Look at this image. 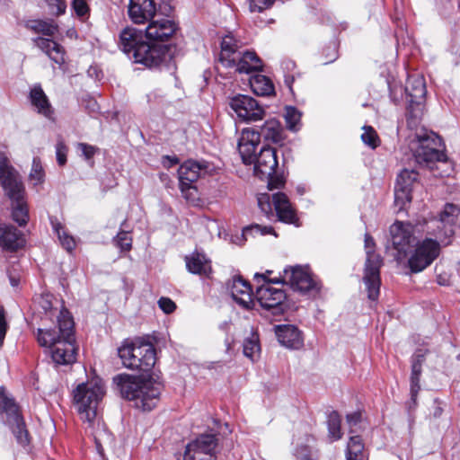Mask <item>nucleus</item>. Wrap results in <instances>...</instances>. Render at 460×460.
Here are the masks:
<instances>
[{"mask_svg":"<svg viewBox=\"0 0 460 460\" xmlns=\"http://www.w3.org/2000/svg\"><path fill=\"white\" fill-rule=\"evenodd\" d=\"M460 209L457 206L447 203L438 218L425 221L422 232L426 237L418 241L415 250L409 258L411 273H419L428 268L439 256L441 247L451 243L455 227L459 223Z\"/></svg>","mask_w":460,"mask_h":460,"instance_id":"nucleus-1","label":"nucleus"},{"mask_svg":"<svg viewBox=\"0 0 460 460\" xmlns=\"http://www.w3.org/2000/svg\"><path fill=\"white\" fill-rule=\"evenodd\" d=\"M73 394L80 419L86 424V431L93 437L97 450L102 454L103 445L112 441L111 434L98 414L99 403L105 394L103 383L100 379H92L79 384Z\"/></svg>","mask_w":460,"mask_h":460,"instance_id":"nucleus-2","label":"nucleus"},{"mask_svg":"<svg viewBox=\"0 0 460 460\" xmlns=\"http://www.w3.org/2000/svg\"><path fill=\"white\" fill-rule=\"evenodd\" d=\"M58 332L50 329H38L37 341L42 347L50 349V356L57 365H71L76 360L74 337V321L67 310L58 315Z\"/></svg>","mask_w":460,"mask_h":460,"instance_id":"nucleus-3","label":"nucleus"},{"mask_svg":"<svg viewBox=\"0 0 460 460\" xmlns=\"http://www.w3.org/2000/svg\"><path fill=\"white\" fill-rule=\"evenodd\" d=\"M119 48L136 63L146 67H159L172 62L169 46L150 45L143 40L142 31L127 27L119 35Z\"/></svg>","mask_w":460,"mask_h":460,"instance_id":"nucleus-4","label":"nucleus"},{"mask_svg":"<svg viewBox=\"0 0 460 460\" xmlns=\"http://www.w3.org/2000/svg\"><path fill=\"white\" fill-rule=\"evenodd\" d=\"M121 396L134 402V406L144 411L153 410L158 403L161 394L159 385L128 374L113 377Z\"/></svg>","mask_w":460,"mask_h":460,"instance_id":"nucleus-5","label":"nucleus"},{"mask_svg":"<svg viewBox=\"0 0 460 460\" xmlns=\"http://www.w3.org/2000/svg\"><path fill=\"white\" fill-rule=\"evenodd\" d=\"M0 183L12 201V218L20 226H25L29 221L25 188L18 172L4 154H0Z\"/></svg>","mask_w":460,"mask_h":460,"instance_id":"nucleus-6","label":"nucleus"},{"mask_svg":"<svg viewBox=\"0 0 460 460\" xmlns=\"http://www.w3.org/2000/svg\"><path fill=\"white\" fill-rule=\"evenodd\" d=\"M261 137L267 142L281 145L285 139V130L276 119L266 120L260 130L243 128L238 141V151L244 164L253 162V152L260 144Z\"/></svg>","mask_w":460,"mask_h":460,"instance_id":"nucleus-7","label":"nucleus"},{"mask_svg":"<svg viewBox=\"0 0 460 460\" xmlns=\"http://www.w3.org/2000/svg\"><path fill=\"white\" fill-rule=\"evenodd\" d=\"M423 226H413L411 223L396 221L390 226V240L386 245V251L391 253L394 259L402 263L413 253L416 243V232L422 231ZM407 267L410 269L409 265Z\"/></svg>","mask_w":460,"mask_h":460,"instance_id":"nucleus-8","label":"nucleus"},{"mask_svg":"<svg viewBox=\"0 0 460 460\" xmlns=\"http://www.w3.org/2000/svg\"><path fill=\"white\" fill-rule=\"evenodd\" d=\"M123 366L132 370L149 372L156 362L155 347L146 341H125L118 349Z\"/></svg>","mask_w":460,"mask_h":460,"instance_id":"nucleus-9","label":"nucleus"},{"mask_svg":"<svg viewBox=\"0 0 460 460\" xmlns=\"http://www.w3.org/2000/svg\"><path fill=\"white\" fill-rule=\"evenodd\" d=\"M442 146L441 138L434 132L422 129L416 134V141L411 142L413 156L420 164L432 169L435 162L447 163V155L439 150Z\"/></svg>","mask_w":460,"mask_h":460,"instance_id":"nucleus-10","label":"nucleus"},{"mask_svg":"<svg viewBox=\"0 0 460 460\" xmlns=\"http://www.w3.org/2000/svg\"><path fill=\"white\" fill-rule=\"evenodd\" d=\"M365 250L367 260L365 263L363 281L366 286L368 299L376 301L380 292V268L383 264L381 256L376 253V243L369 234H365Z\"/></svg>","mask_w":460,"mask_h":460,"instance_id":"nucleus-11","label":"nucleus"},{"mask_svg":"<svg viewBox=\"0 0 460 460\" xmlns=\"http://www.w3.org/2000/svg\"><path fill=\"white\" fill-rule=\"evenodd\" d=\"M0 414L11 428L17 442L22 446L29 443V433L14 400L9 397L4 388H0Z\"/></svg>","mask_w":460,"mask_h":460,"instance_id":"nucleus-12","label":"nucleus"},{"mask_svg":"<svg viewBox=\"0 0 460 460\" xmlns=\"http://www.w3.org/2000/svg\"><path fill=\"white\" fill-rule=\"evenodd\" d=\"M281 281L302 294L318 292L320 289L308 269L298 265L284 269Z\"/></svg>","mask_w":460,"mask_h":460,"instance_id":"nucleus-13","label":"nucleus"},{"mask_svg":"<svg viewBox=\"0 0 460 460\" xmlns=\"http://www.w3.org/2000/svg\"><path fill=\"white\" fill-rule=\"evenodd\" d=\"M228 104L237 117L245 122L258 121L265 116V109L249 95L236 94L229 97Z\"/></svg>","mask_w":460,"mask_h":460,"instance_id":"nucleus-14","label":"nucleus"},{"mask_svg":"<svg viewBox=\"0 0 460 460\" xmlns=\"http://www.w3.org/2000/svg\"><path fill=\"white\" fill-rule=\"evenodd\" d=\"M278 280H269L259 286L256 290V298L260 305L266 310H273L274 314L284 312V302L287 295L281 288L273 287Z\"/></svg>","mask_w":460,"mask_h":460,"instance_id":"nucleus-15","label":"nucleus"},{"mask_svg":"<svg viewBox=\"0 0 460 460\" xmlns=\"http://www.w3.org/2000/svg\"><path fill=\"white\" fill-rule=\"evenodd\" d=\"M208 166L205 163H198L188 160L183 163L178 170L180 189L186 199H193L197 192L193 183L200 177L201 172L206 171Z\"/></svg>","mask_w":460,"mask_h":460,"instance_id":"nucleus-16","label":"nucleus"},{"mask_svg":"<svg viewBox=\"0 0 460 460\" xmlns=\"http://www.w3.org/2000/svg\"><path fill=\"white\" fill-rule=\"evenodd\" d=\"M217 445L216 435L202 434L187 445L183 460H211Z\"/></svg>","mask_w":460,"mask_h":460,"instance_id":"nucleus-17","label":"nucleus"},{"mask_svg":"<svg viewBox=\"0 0 460 460\" xmlns=\"http://www.w3.org/2000/svg\"><path fill=\"white\" fill-rule=\"evenodd\" d=\"M418 179L419 173L413 169H402L397 175L394 187V202L400 209L411 201V192L419 183Z\"/></svg>","mask_w":460,"mask_h":460,"instance_id":"nucleus-18","label":"nucleus"},{"mask_svg":"<svg viewBox=\"0 0 460 460\" xmlns=\"http://www.w3.org/2000/svg\"><path fill=\"white\" fill-rule=\"evenodd\" d=\"M177 26L174 22L167 18H153L146 28V37L150 45L164 46L160 44L167 41L175 33Z\"/></svg>","mask_w":460,"mask_h":460,"instance_id":"nucleus-19","label":"nucleus"},{"mask_svg":"<svg viewBox=\"0 0 460 460\" xmlns=\"http://www.w3.org/2000/svg\"><path fill=\"white\" fill-rule=\"evenodd\" d=\"M254 174L261 179L274 174L278 166L276 150L270 146L261 147L258 155H254ZM252 164V163L250 164Z\"/></svg>","mask_w":460,"mask_h":460,"instance_id":"nucleus-20","label":"nucleus"},{"mask_svg":"<svg viewBox=\"0 0 460 460\" xmlns=\"http://www.w3.org/2000/svg\"><path fill=\"white\" fill-rule=\"evenodd\" d=\"M24 234L15 226L0 225V247L7 252H16L25 246Z\"/></svg>","mask_w":460,"mask_h":460,"instance_id":"nucleus-21","label":"nucleus"},{"mask_svg":"<svg viewBox=\"0 0 460 460\" xmlns=\"http://www.w3.org/2000/svg\"><path fill=\"white\" fill-rule=\"evenodd\" d=\"M128 14L135 23H145L156 15V4L154 0H130Z\"/></svg>","mask_w":460,"mask_h":460,"instance_id":"nucleus-22","label":"nucleus"},{"mask_svg":"<svg viewBox=\"0 0 460 460\" xmlns=\"http://www.w3.org/2000/svg\"><path fill=\"white\" fill-rule=\"evenodd\" d=\"M229 290L233 299L244 309H251L254 305L252 298V288L249 282L240 276L233 278L229 285Z\"/></svg>","mask_w":460,"mask_h":460,"instance_id":"nucleus-23","label":"nucleus"},{"mask_svg":"<svg viewBox=\"0 0 460 460\" xmlns=\"http://www.w3.org/2000/svg\"><path fill=\"white\" fill-rule=\"evenodd\" d=\"M272 203L278 219L286 224H296L298 218L293 205L288 197L283 192H277L272 195Z\"/></svg>","mask_w":460,"mask_h":460,"instance_id":"nucleus-24","label":"nucleus"},{"mask_svg":"<svg viewBox=\"0 0 460 460\" xmlns=\"http://www.w3.org/2000/svg\"><path fill=\"white\" fill-rule=\"evenodd\" d=\"M241 43L233 35H226L221 40L218 62L225 67H234V60L241 53Z\"/></svg>","mask_w":460,"mask_h":460,"instance_id":"nucleus-25","label":"nucleus"},{"mask_svg":"<svg viewBox=\"0 0 460 460\" xmlns=\"http://www.w3.org/2000/svg\"><path fill=\"white\" fill-rule=\"evenodd\" d=\"M29 99L35 111L49 119H53L54 109L40 84H34L29 93Z\"/></svg>","mask_w":460,"mask_h":460,"instance_id":"nucleus-26","label":"nucleus"},{"mask_svg":"<svg viewBox=\"0 0 460 460\" xmlns=\"http://www.w3.org/2000/svg\"><path fill=\"white\" fill-rule=\"evenodd\" d=\"M278 341L290 349H299L303 345L300 331L294 325L284 324L274 327Z\"/></svg>","mask_w":460,"mask_h":460,"instance_id":"nucleus-27","label":"nucleus"},{"mask_svg":"<svg viewBox=\"0 0 460 460\" xmlns=\"http://www.w3.org/2000/svg\"><path fill=\"white\" fill-rule=\"evenodd\" d=\"M185 263L188 271L192 274L208 277L212 272L211 261L202 252L195 251L185 256Z\"/></svg>","mask_w":460,"mask_h":460,"instance_id":"nucleus-28","label":"nucleus"},{"mask_svg":"<svg viewBox=\"0 0 460 460\" xmlns=\"http://www.w3.org/2000/svg\"><path fill=\"white\" fill-rule=\"evenodd\" d=\"M236 72L240 74H250L262 70V61L254 51L241 52L234 60Z\"/></svg>","mask_w":460,"mask_h":460,"instance_id":"nucleus-29","label":"nucleus"},{"mask_svg":"<svg viewBox=\"0 0 460 460\" xmlns=\"http://www.w3.org/2000/svg\"><path fill=\"white\" fill-rule=\"evenodd\" d=\"M35 45L42 50L49 58L58 65H63L66 61V52L64 48L56 41L43 37H37L33 40Z\"/></svg>","mask_w":460,"mask_h":460,"instance_id":"nucleus-30","label":"nucleus"},{"mask_svg":"<svg viewBox=\"0 0 460 460\" xmlns=\"http://www.w3.org/2000/svg\"><path fill=\"white\" fill-rule=\"evenodd\" d=\"M405 92L410 97L411 106L412 104L420 105L426 95L424 78L420 75H409L405 84Z\"/></svg>","mask_w":460,"mask_h":460,"instance_id":"nucleus-31","label":"nucleus"},{"mask_svg":"<svg viewBox=\"0 0 460 460\" xmlns=\"http://www.w3.org/2000/svg\"><path fill=\"white\" fill-rule=\"evenodd\" d=\"M252 91L260 96H269L274 93L272 82L263 75H255L250 78Z\"/></svg>","mask_w":460,"mask_h":460,"instance_id":"nucleus-32","label":"nucleus"},{"mask_svg":"<svg viewBox=\"0 0 460 460\" xmlns=\"http://www.w3.org/2000/svg\"><path fill=\"white\" fill-rule=\"evenodd\" d=\"M27 28L36 33H41L51 37L58 31V25L52 20H31L28 21Z\"/></svg>","mask_w":460,"mask_h":460,"instance_id":"nucleus-33","label":"nucleus"},{"mask_svg":"<svg viewBox=\"0 0 460 460\" xmlns=\"http://www.w3.org/2000/svg\"><path fill=\"white\" fill-rule=\"evenodd\" d=\"M261 353V346L259 342V336L256 333H252L243 341V354L252 361L259 358Z\"/></svg>","mask_w":460,"mask_h":460,"instance_id":"nucleus-34","label":"nucleus"},{"mask_svg":"<svg viewBox=\"0 0 460 460\" xmlns=\"http://www.w3.org/2000/svg\"><path fill=\"white\" fill-rule=\"evenodd\" d=\"M363 450L364 444L361 438L358 435L350 436L346 448L347 460H349L350 458L354 457H366Z\"/></svg>","mask_w":460,"mask_h":460,"instance_id":"nucleus-35","label":"nucleus"},{"mask_svg":"<svg viewBox=\"0 0 460 460\" xmlns=\"http://www.w3.org/2000/svg\"><path fill=\"white\" fill-rule=\"evenodd\" d=\"M55 233L58 234L62 246L68 252H71L75 247V242L73 236L69 235L65 230L64 226L57 221L51 222Z\"/></svg>","mask_w":460,"mask_h":460,"instance_id":"nucleus-36","label":"nucleus"},{"mask_svg":"<svg viewBox=\"0 0 460 460\" xmlns=\"http://www.w3.org/2000/svg\"><path fill=\"white\" fill-rule=\"evenodd\" d=\"M284 118L289 130L297 131L300 128L301 113L295 107H287Z\"/></svg>","mask_w":460,"mask_h":460,"instance_id":"nucleus-37","label":"nucleus"},{"mask_svg":"<svg viewBox=\"0 0 460 460\" xmlns=\"http://www.w3.org/2000/svg\"><path fill=\"white\" fill-rule=\"evenodd\" d=\"M327 425L329 436L333 440L340 439L341 438V417L337 411H332L329 414Z\"/></svg>","mask_w":460,"mask_h":460,"instance_id":"nucleus-38","label":"nucleus"},{"mask_svg":"<svg viewBox=\"0 0 460 460\" xmlns=\"http://www.w3.org/2000/svg\"><path fill=\"white\" fill-rule=\"evenodd\" d=\"M256 234L259 235H266V234H274L275 231L272 226H262L260 225H252L250 226H247L243 229L242 237L244 239H247L248 236H255Z\"/></svg>","mask_w":460,"mask_h":460,"instance_id":"nucleus-39","label":"nucleus"},{"mask_svg":"<svg viewBox=\"0 0 460 460\" xmlns=\"http://www.w3.org/2000/svg\"><path fill=\"white\" fill-rule=\"evenodd\" d=\"M362 141L369 147L375 149L379 146L380 140L376 131L370 126L363 127Z\"/></svg>","mask_w":460,"mask_h":460,"instance_id":"nucleus-40","label":"nucleus"},{"mask_svg":"<svg viewBox=\"0 0 460 460\" xmlns=\"http://www.w3.org/2000/svg\"><path fill=\"white\" fill-rule=\"evenodd\" d=\"M46 3L50 14L59 16L66 13V3L65 0H46Z\"/></svg>","mask_w":460,"mask_h":460,"instance_id":"nucleus-41","label":"nucleus"},{"mask_svg":"<svg viewBox=\"0 0 460 460\" xmlns=\"http://www.w3.org/2000/svg\"><path fill=\"white\" fill-rule=\"evenodd\" d=\"M257 202L260 209L268 217H272V208L270 196L268 193H261L257 197Z\"/></svg>","mask_w":460,"mask_h":460,"instance_id":"nucleus-42","label":"nucleus"},{"mask_svg":"<svg viewBox=\"0 0 460 460\" xmlns=\"http://www.w3.org/2000/svg\"><path fill=\"white\" fill-rule=\"evenodd\" d=\"M116 244L122 251H129L132 245V238L127 231L121 230L114 239Z\"/></svg>","mask_w":460,"mask_h":460,"instance_id":"nucleus-43","label":"nucleus"},{"mask_svg":"<svg viewBox=\"0 0 460 460\" xmlns=\"http://www.w3.org/2000/svg\"><path fill=\"white\" fill-rule=\"evenodd\" d=\"M44 172L40 162L38 158H34L30 178L35 181V183H40L43 181Z\"/></svg>","mask_w":460,"mask_h":460,"instance_id":"nucleus-44","label":"nucleus"},{"mask_svg":"<svg viewBox=\"0 0 460 460\" xmlns=\"http://www.w3.org/2000/svg\"><path fill=\"white\" fill-rule=\"evenodd\" d=\"M66 153L67 148L63 141H58L56 145V155H57V161L58 164L60 166L65 165L66 163Z\"/></svg>","mask_w":460,"mask_h":460,"instance_id":"nucleus-45","label":"nucleus"},{"mask_svg":"<svg viewBox=\"0 0 460 460\" xmlns=\"http://www.w3.org/2000/svg\"><path fill=\"white\" fill-rule=\"evenodd\" d=\"M77 148L82 152V155L86 160L92 159L98 151L96 146L88 145L86 143H79L77 145Z\"/></svg>","mask_w":460,"mask_h":460,"instance_id":"nucleus-46","label":"nucleus"},{"mask_svg":"<svg viewBox=\"0 0 460 460\" xmlns=\"http://www.w3.org/2000/svg\"><path fill=\"white\" fill-rule=\"evenodd\" d=\"M420 376L411 375V400L413 404H416L417 396L420 389Z\"/></svg>","mask_w":460,"mask_h":460,"instance_id":"nucleus-47","label":"nucleus"},{"mask_svg":"<svg viewBox=\"0 0 460 460\" xmlns=\"http://www.w3.org/2000/svg\"><path fill=\"white\" fill-rule=\"evenodd\" d=\"M72 8L79 17L85 16L89 11V7L84 0H74Z\"/></svg>","mask_w":460,"mask_h":460,"instance_id":"nucleus-48","label":"nucleus"},{"mask_svg":"<svg viewBox=\"0 0 460 460\" xmlns=\"http://www.w3.org/2000/svg\"><path fill=\"white\" fill-rule=\"evenodd\" d=\"M159 308L165 314H171L176 309L175 303L168 297H161L158 300Z\"/></svg>","mask_w":460,"mask_h":460,"instance_id":"nucleus-49","label":"nucleus"},{"mask_svg":"<svg viewBox=\"0 0 460 460\" xmlns=\"http://www.w3.org/2000/svg\"><path fill=\"white\" fill-rule=\"evenodd\" d=\"M8 330V323L5 319V312L3 306L0 305V348L4 344L6 332Z\"/></svg>","mask_w":460,"mask_h":460,"instance_id":"nucleus-50","label":"nucleus"},{"mask_svg":"<svg viewBox=\"0 0 460 460\" xmlns=\"http://www.w3.org/2000/svg\"><path fill=\"white\" fill-rule=\"evenodd\" d=\"M274 0H251L250 7L252 11L261 12L273 4Z\"/></svg>","mask_w":460,"mask_h":460,"instance_id":"nucleus-51","label":"nucleus"},{"mask_svg":"<svg viewBox=\"0 0 460 460\" xmlns=\"http://www.w3.org/2000/svg\"><path fill=\"white\" fill-rule=\"evenodd\" d=\"M264 179L268 180V188L270 190H273L275 189H279L284 186L285 181L283 177L277 176L274 174L270 175V177H264Z\"/></svg>","mask_w":460,"mask_h":460,"instance_id":"nucleus-52","label":"nucleus"},{"mask_svg":"<svg viewBox=\"0 0 460 460\" xmlns=\"http://www.w3.org/2000/svg\"><path fill=\"white\" fill-rule=\"evenodd\" d=\"M39 305L46 314L51 313L53 308L52 296L49 294L42 295L39 299Z\"/></svg>","mask_w":460,"mask_h":460,"instance_id":"nucleus-53","label":"nucleus"},{"mask_svg":"<svg viewBox=\"0 0 460 460\" xmlns=\"http://www.w3.org/2000/svg\"><path fill=\"white\" fill-rule=\"evenodd\" d=\"M361 421V412L354 411L347 415V422L350 428V433H353V428L356 427Z\"/></svg>","mask_w":460,"mask_h":460,"instance_id":"nucleus-54","label":"nucleus"},{"mask_svg":"<svg viewBox=\"0 0 460 460\" xmlns=\"http://www.w3.org/2000/svg\"><path fill=\"white\" fill-rule=\"evenodd\" d=\"M296 455L299 460H312L311 453L307 446L297 447L296 449Z\"/></svg>","mask_w":460,"mask_h":460,"instance_id":"nucleus-55","label":"nucleus"},{"mask_svg":"<svg viewBox=\"0 0 460 460\" xmlns=\"http://www.w3.org/2000/svg\"><path fill=\"white\" fill-rule=\"evenodd\" d=\"M421 374V366L420 362H412L411 366V375L420 376Z\"/></svg>","mask_w":460,"mask_h":460,"instance_id":"nucleus-56","label":"nucleus"},{"mask_svg":"<svg viewBox=\"0 0 460 460\" xmlns=\"http://www.w3.org/2000/svg\"><path fill=\"white\" fill-rule=\"evenodd\" d=\"M294 82L293 75H287L285 78L286 84L289 87V89H292V83Z\"/></svg>","mask_w":460,"mask_h":460,"instance_id":"nucleus-57","label":"nucleus"},{"mask_svg":"<svg viewBox=\"0 0 460 460\" xmlns=\"http://www.w3.org/2000/svg\"><path fill=\"white\" fill-rule=\"evenodd\" d=\"M424 360V357L423 355L421 354H416L414 356V358H413V361L412 362H420V366L422 365V362Z\"/></svg>","mask_w":460,"mask_h":460,"instance_id":"nucleus-58","label":"nucleus"},{"mask_svg":"<svg viewBox=\"0 0 460 460\" xmlns=\"http://www.w3.org/2000/svg\"><path fill=\"white\" fill-rule=\"evenodd\" d=\"M254 279H258V280H259L260 279H261L262 280H265V279H266V275H265V274L256 273V274L254 275Z\"/></svg>","mask_w":460,"mask_h":460,"instance_id":"nucleus-59","label":"nucleus"},{"mask_svg":"<svg viewBox=\"0 0 460 460\" xmlns=\"http://www.w3.org/2000/svg\"><path fill=\"white\" fill-rule=\"evenodd\" d=\"M166 159L170 161L171 164H177L179 162L176 157L170 158L169 156H166Z\"/></svg>","mask_w":460,"mask_h":460,"instance_id":"nucleus-60","label":"nucleus"},{"mask_svg":"<svg viewBox=\"0 0 460 460\" xmlns=\"http://www.w3.org/2000/svg\"><path fill=\"white\" fill-rule=\"evenodd\" d=\"M441 411H442L441 408H440V407H437V409H436V411H435V412H434V416H435V417H438V416H440Z\"/></svg>","mask_w":460,"mask_h":460,"instance_id":"nucleus-61","label":"nucleus"},{"mask_svg":"<svg viewBox=\"0 0 460 460\" xmlns=\"http://www.w3.org/2000/svg\"><path fill=\"white\" fill-rule=\"evenodd\" d=\"M407 120H408V124L409 125H411L412 123H415V121H413V117H412L411 113L408 117Z\"/></svg>","mask_w":460,"mask_h":460,"instance_id":"nucleus-62","label":"nucleus"},{"mask_svg":"<svg viewBox=\"0 0 460 460\" xmlns=\"http://www.w3.org/2000/svg\"><path fill=\"white\" fill-rule=\"evenodd\" d=\"M11 283H12V285H13V286H15V285H16L15 280H14V279H11Z\"/></svg>","mask_w":460,"mask_h":460,"instance_id":"nucleus-63","label":"nucleus"},{"mask_svg":"<svg viewBox=\"0 0 460 460\" xmlns=\"http://www.w3.org/2000/svg\"><path fill=\"white\" fill-rule=\"evenodd\" d=\"M310 439H312V438H306V441H307V442H309V441H310Z\"/></svg>","mask_w":460,"mask_h":460,"instance_id":"nucleus-64","label":"nucleus"}]
</instances>
